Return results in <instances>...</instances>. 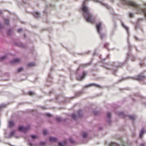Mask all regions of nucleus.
<instances>
[{"instance_id":"1","label":"nucleus","mask_w":146,"mask_h":146,"mask_svg":"<svg viewBox=\"0 0 146 146\" xmlns=\"http://www.w3.org/2000/svg\"><path fill=\"white\" fill-rule=\"evenodd\" d=\"M121 1L123 4L131 6L136 9L138 11V12L137 13V14H141L142 13H143L145 17L146 18V9L140 8L139 5L131 1L127 0H121Z\"/></svg>"},{"instance_id":"2","label":"nucleus","mask_w":146,"mask_h":146,"mask_svg":"<svg viewBox=\"0 0 146 146\" xmlns=\"http://www.w3.org/2000/svg\"><path fill=\"white\" fill-rule=\"evenodd\" d=\"M84 2L82 5V10L84 13V17L86 21L93 23L94 22V20L93 19L92 15L89 12L88 9L85 4Z\"/></svg>"},{"instance_id":"3","label":"nucleus","mask_w":146,"mask_h":146,"mask_svg":"<svg viewBox=\"0 0 146 146\" xmlns=\"http://www.w3.org/2000/svg\"><path fill=\"white\" fill-rule=\"evenodd\" d=\"M102 27V23H99L96 24V27L97 29V31L98 33L100 35V38L102 39L105 37V34H102L101 33L100 30Z\"/></svg>"},{"instance_id":"4","label":"nucleus","mask_w":146,"mask_h":146,"mask_svg":"<svg viewBox=\"0 0 146 146\" xmlns=\"http://www.w3.org/2000/svg\"><path fill=\"white\" fill-rule=\"evenodd\" d=\"M29 127H24L22 126H20L19 128V130L20 131L26 132L29 129Z\"/></svg>"},{"instance_id":"5","label":"nucleus","mask_w":146,"mask_h":146,"mask_svg":"<svg viewBox=\"0 0 146 146\" xmlns=\"http://www.w3.org/2000/svg\"><path fill=\"white\" fill-rule=\"evenodd\" d=\"M85 74H82L81 75H78L76 77L77 79L78 80L80 81L83 79L85 76Z\"/></svg>"},{"instance_id":"6","label":"nucleus","mask_w":146,"mask_h":146,"mask_svg":"<svg viewBox=\"0 0 146 146\" xmlns=\"http://www.w3.org/2000/svg\"><path fill=\"white\" fill-rule=\"evenodd\" d=\"M92 86H94L96 87H100V86L99 85L94 83H92L86 86L85 87V88H87L88 87H90Z\"/></svg>"},{"instance_id":"7","label":"nucleus","mask_w":146,"mask_h":146,"mask_svg":"<svg viewBox=\"0 0 146 146\" xmlns=\"http://www.w3.org/2000/svg\"><path fill=\"white\" fill-rule=\"evenodd\" d=\"M20 59L18 58H17L14 59L13 61H11V63L12 64H13V63H19L20 62Z\"/></svg>"},{"instance_id":"8","label":"nucleus","mask_w":146,"mask_h":146,"mask_svg":"<svg viewBox=\"0 0 146 146\" xmlns=\"http://www.w3.org/2000/svg\"><path fill=\"white\" fill-rule=\"evenodd\" d=\"M14 124V123L13 121H9L8 124L9 127H11L13 126Z\"/></svg>"},{"instance_id":"9","label":"nucleus","mask_w":146,"mask_h":146,"mask_svg":"<svg viewBox=\"0 0 146 146\" xmlns=\"http://www.w3.org/2000/svg\"><path fill=\"white\" fill-rule=\"evenodd\" d=\"M50 141L51 142H56L57 139L56 138L54 137H50L49 139Z\"/></svg>"},{"instance_id":"10","label":"nucleus","mask_w":146,"mask_h":146,"mask_svg":"<svg viewBox=\"0 0 146 146\" xmlns=\"http://www.w3.org/2000/svg\"><path fill=\"white\" fill-rule=\"evenodd\" d=\"M144 129H142L141 132H140V135H139V137L140 138H141L142 137V135L144 133Z\"/></svg>"},{"instance_id":"11","label":"nucleus","mask_w":146,"mask_h":146,"mask_svg":"<svg viewBox=\"0 0 146 146\" xmlns=\"http://www.w3.org/2000/svg\"><path fill=\"white\" fill-rule=\"evenodd\" d=\"M35 64L33 62L30 63L28 64V67H32L35 66Z\"/></svg>"},{"instance_id":"12","label":"nucleus","mask_w":146,"mask_h":146,"mask_svg":"<svg viewBox=\"0 0 146 146\" xmlns=\"http://www.w3.org/2000/svg\"><path fill=\"white\" fill-rule=\"evenodd\" d=\"M143 77L141 75V74H139L137 78L136 79L138 80H141L142 79Z\"/></svg>"},{"instance_id":"13","label":"nucleus","mask_w":146,"mask_h":146,"mask_svg":"<svg viewBox=\"0 0 146 146\" xmlns=\"http://www.w3.org/2000/svg\"><path fill=\"white\" fill-rule=\"evenodd\" d=\"M78 116L80 117L82 116V111L81 110H79L78 111Z\"/></svg>"},{"instance_id":"14","label":"nucleus","mask_w":146,"mask_h":146,"mask_svg":"<svg viewBox=\"0 0 146 146\" xmlns=\"http://www.w3.org/2000/svg\"><path fill=\"white\" fill-rule=\"evenodd\" d=\"M118 144L116 143H111L110 144L109 146H118Z\"/></svg>"},{"instance_id":"15","label":"nucleus","mask_w":146,"mask_h":146,"mask_svg":"<svg viewBox=\"0 0 146 146\" xmlns=\"http://www.w3.org/2000/svg\"><path fill=\"white\" fill-rule=\"evenodd\" d=\"M129 117L130 119L132 120H134L135 118V116L133 115H130Z\"/></svg>"},{"instance_id":"16","label":"nucleus","mask_w":146,"mask_h":146,"mask_svg":"<svg viewBox=\"0 0 146 146\" xmlns=\"http://www.w3.org/2000/svg\"><path fill=\"white\" fill-rule=\"evenodd\" d=\"M39 14L38 13H36L35 14H34V16L35 17H39Z\"/></svg>"},{"instance_id":"17","label":"nucleus","mask_w":146,"mask_h":146,"mask_svg":"<svg viewBox=\"0 0 146 146\" xmlns=\"http://www.w3.org/2000/svg\"><path fill=\"white\" fill-rule=\"evenodd\" d=\"M5 23L7 25H9V20L8 19H5Z\"/></svg>"},{"instance_id":"18","label":"nucleus","mask_w":146,"mask_h":146,"mask_svg":"<svg viewBox=\"0 0 146 146\" xmlns=\"http://www.w3.org/2000/svg\"><path fill=\"white\" fill-rule=\"evenodd\" d=\"M72 117L74 119H75L76 118V115L75 114H72L71 115Z\"/></svg>"},{"instance_id":"19","label":"nucleus","mask_w":146,"mask_h":146,"mask_svg":"<svg viewBox=\"0 0 146 146\" xmlns=\"http://www.w3.org/2000/svg\"><path fill=\"white\" fill-rule=\"evenodd\" d=\"M6 58V56H3L0 58V60H2L4 59H5Z\"/></svg>"},{"instance_id":"20","label":"nucleus","mask_w":146,"mask_h":146,"mask_svg":"<svg viewBox=\"0 0 146 146\" xmlns=\"http://www.w3.org/2000/svg\"><path fill=\"white\" fill-rule=\"evenodd\" d=\"M23 69L22 68H20L18 70V72H20L23 70Z\"/></svg>"},{"instance_id":"21","label":"nucleus","mask_w":146,"mask_h":146,"mask_svg":"<svg viewBox=\"0 0 146 146\" xmlns=\"http://www.w3.org/2000/svg\"><path fill=\"white\" fill-rule=\"evenodd\" d=\"M87 136V134L86 133H83V137L84 138H86Z\"/></svg>"},{"instance_id":"22","label":"nucleus","mask_w":146,"mask_h":146,"mask_svg":"<svg viewBox=\"0 0 146 146\" xmlns=\"http://www.w3.org/2000/svg\"><path fill=\"white\" fill-rule=\"evenodd\" d=\"M15 132L14 131H12L11 132L10 134V136L11 137L13 135L15 134Z\"/></svg>"},{"instance_id":"23","label":"nucleus","mask_w":146,"mask_h":146,"mask_svg":"<svg viewBox=\"0 0 146 146\" xmlns=\"http://www.w3.org/2000/svg\"><path fill=\"white\" fill-rule=\"evenodd\" d=\"M43 133L44 135H46L47 133V131L46 130H44L43 131Z\"/></svg>"},{"instance_id":"24","label":"nucleus","mask_w":146,"mask_h":146,"mask_svg":"<svg viewBox=\"0 0 146 146\" xmlns=\"http://www.w3.org/2000/svg\"><path fill=\"white\" fill-rule=\"evenodd\" d=\"M31 137L33 139H35V138H36L37 137V136H36L35 135H32L31 136Z\"/></svg>"},{"instance_id":"25","label":"nucleus","mask_w":146,"mask_h":146,"mask_svg":"<svg viewBox=\"0 0 146 146\" xmlns=\"http://www.w3.org/2000/svg\"><path fill=\"white\" fill-rule=\"evenodd\" d=\"M29 94L30 96H32L34 94V93L32 92H29Z\"/></svg>"},{"instance_id":"26","label":"nucleus","mask_w":146,"mask_h":146,"mask_svg":"<svg viewBox=\"0 0 146 146\" xmlns=\"http://www.w3.org/2000/svg\"><path fill=\"white\" fill-rule=\"evenodd\" d=\"M56 120L58 121H61V119L60 117H57L56 118Z\"/></svg>"},{"instance_id":"27","label":"nucleus","mask_w":146,"mask_h":146,"mask_svg":"<svg viewBox=\"0 0 146 146\" xmlns=\"http://www.w3.org/2000/svg\"><path fill=\"white\" fill-rule=\"evenodd\" d=\"M40 144L41 146H44L46 145V143L44 142H41Z\"/></svg>"},{"instance_id":"28","label":"nucleus","mask_w":146,"mask_h":146,"mask_svg":"<svg viewBox=\"0 0 146 146\" xmlns=\"http://www.w3.org/2000/svg\"><path fill=\"white\" fill-rule=\"evenodd\" d=\"M107 116L108 118H110L111 116V113H108L107 114Z\"/></svg>"},{"instance_id":"29","label":"nucleus","mask_w":146,"mask_h":146,"mask_svg":"<svg viewBox=\"0 0 146 146\" xmlns=\"http://www.w3.org/2000/svg\"><path fill=\"white\" fill-rule=\"evenodd\" d=\"M64 144L63 143H59V146H64Z\"/></svg>"},{"instance_id":"30","label":"nucleus","mask_w":146,"mask_h":146,"mask_svg":"<svg viewBox=\"0 0 146 146\" xmlns=\"http://www.w3.org/2000/svg\"><path fill=\"white\" fill-rule=\"evenodd\" d=\"M70 141L71 143H73L74 142L73 140L71 138L70 139Z\"/></svg>"},{"instance_id":"31","label":"nucleus","mask_w":146,"mask_h":146,"mask_svg":"<svg viewBox=\"0 0 146 146\" xmlns=\"http://www.w3.org/2000/svg\"><path fill=\"white\" fill-rule=\"evenodd\" d=\"M23 30L21 29H19L17 30V31L18 33H20Z\"/></svg>"},{"instance_id":"32","label":"nucleus","mask_w":146,"mask_h":146,"mask_svg":"<svg viewBox=\"0 0 146 146\" xmlns=\"http://www.w3.org/2000/svg\"><path fill=\"white\" fill-rule=\"evenodd\" d=\"M129 17L131 18L132 17H133L132 14L131 13H130L129 14Z\"/></svg>"},{"instance_id":"33","label":"nucleus","mask_w":146,"mask_h":146,"mask_svg":"<svg viewBox=\"0 0 146 146\" xmlns=\"http://www.w3.org/2000/svg\"><path fill=\"white\" fill-rule=\"evenodd\" d=\"M87 65H88V64H84L82 65H81V66H82L83 67H84L86 66H87Z\"/></svg>"},{"instance_id":"34","label":"nucleus","mask_w":146,"mask_h":146,"mask_svg":"<svg viewBox=\"0 0 146 146\" xmlns=\"http://www.w3.org/2000/svg\"><path fill=\"white\" fill-rule=\"evenodd\" d=\"M46 116H48V117H50V116H51L50 114H49V113H46Z\"/></svg>"},{"instance_id":"35","label":"nucleus","mask_w":146,"mask_h":146,"mask_svg":"<svg viewBox=\"0 0 146 146\" xmlns=\"http://www.w3.org/2000/svg\"><path fill=\"white\" fill-rule=\"evenodd\" d=\"M108 45V44H105L104 46L105 47H106Z\"/></svg>"},{"instance_id":"36","label":"nucleus","mask_w":146,"mask_h":146,"mask_svg":"<svg viewBox=\"0 0 146 146\" xmlns=\"http://www.w3.org/2000/svg\"><path fill=\"white\" fill-rule=\"evenodd\" d=\"M141 146H144V144H141Z\"/></svg>"},{"instance_id":"37","label":"nucleus","mask_w":146,"mask_h":146,"mask_svg":"<svg viewBox=\"0 0 146 146\" xmlns=\"http://www.w3.org/2000/svg\"><path fill=\"white\" fill-rule=\"evenodd\" d=\"M94 113L95 115H96V114H97V112H96V111H94Z\"/></svg>"},{"instance_id":"38","label":"nucleus","mask_w":146,"mask_h":146,"mask_svg":"<svg viewBox=\"0 0 146 146\" xmlns=\"http://www.w3.org/2000/svg\"><path fill=\"white\" fill-rule=\"evenodd\" d=\"M29 145L31 146H32V144L31 143H29Z\"/></svg>"},{"instance_id":"39","label":"nucleus","mask_w":146,"mask_h":146,"mask_svg":"<svg viewBox=\"0 0 146 146\" xmlns=\"http://www.w3.org/2000/svg\"><path fill=\"white\" fill-rule=\"evenodd\" d=\"M2 11H0V15L2 13Z\"/></svg>"},{"instance_id":"40","label":"nucleus","mask_w":146,"mask_h":146,"mask_svg":"<svg viewBox=\"0 0 146 146\" xmlns=\"http://www.w3.org/2000/svg\"><path fill=\"white\" fill-rule=\"evenodd\" d=\"M125 28L126 29H127V27H125Z\"/></svg>"},{"instance_id":"41","label":"nucleus","mask_w":146,"mask_h":146,"mask_svg":"<svg viewBox=\"0 0 146 146\" xmlns=\"http://www.w3.org/2000/svg\"><path fill=\"white\" fill-rule=\"evenodd\" d=\"M140 65H141V66H142V65H141V64H140Z\"/></svg>"}]
</instances>
